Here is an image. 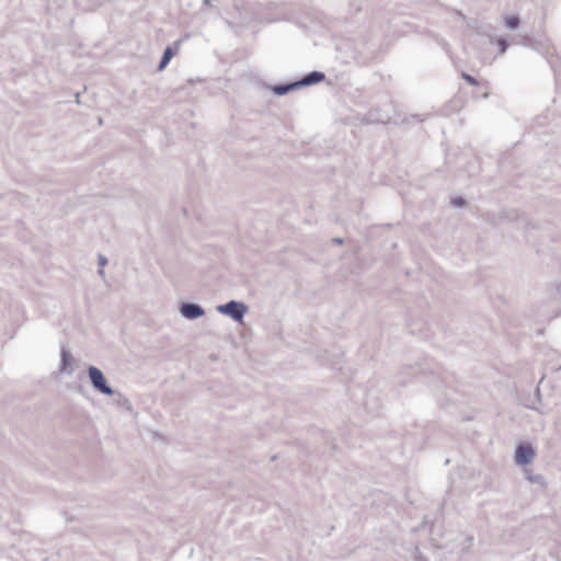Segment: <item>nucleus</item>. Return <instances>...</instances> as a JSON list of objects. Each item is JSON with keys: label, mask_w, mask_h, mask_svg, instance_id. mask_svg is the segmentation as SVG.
Wrapping results in <instances>:
<instances>
[{"label": "nucleus", "mask_w": 561, "mask_h": 561, "mask_svg": "<svg viewBox=\"0 0 561 561\" xmlns=\"http://www.w3.org/2000/svg\"><path fill=\"white\" fill-rule=\"evenodd\" d=\"M211 0H205V3L208 4Z\"/></svg>", "instance_id": "19"}, {"label": "nucleus", "mask_w": 561, "mask_h": 561, "mask_svg": "<svg viewBox=\"0 0 561 561\" xmlns=\"http://www.w3.org/2000/svg\"><path fill=\"white\" fill-rule=\"evenodd\" d=\"M180 313L187 320H196L205 316V310L201 305L183 302L180 306Z\"/></svg>", "instance_id": "4"}, {"label": "nucleus", "mask_w": 561, "mask_h": 561, "mask_svg": "<svg viewBox=\"0 0 561 561\" xmlns=\"http://www.w3.org/2000/svg\"><path fill=\"white\" fill-rule=\"evenodd\" d=\"M535 458V450L530 445L520 444L516 448L515 460L517 465H528Z\"/></svg>", "instance_id": "5"}, {"label": "nucleus", "mask_w": 561, "mask_h": 561, "mask_svg": "<svg viewBox=\"0 0 561 561\" xmlns=\"http://www.w3.org/2000/svg\"><path fill=\"white\" fill-rule=\"evenodd\" d=\"M466 542H467V549H469L473 542V537L472 536H468L466 538Z\"/></svg>", "instance_id": "15"}, {"label": "nucleus", "mask_w": 561, "mask_h": 561, "mask_svg": "<svg viewBox=\"0 0 561 561\" xmlns=\"http://www.w3.org/2000/svg\"><path fill=\"white\" fill-rule=\"evenodd\" d=\"M324 79H325V75L323 72L314 70V71H311V72L305 75L301 79L297 80L296 84L298 85V89H299L302 87H308V85L320 83Z\"/></svg>", "instance_id": "6"}, {"label": "nucleus", "mask_w": 561, "mask_h": 561, "mask_svg": "<svg viewBox=\"0 0 561 561\" xmlns=\"http://www.w3.org/2000/svg\"><path fill=\"white\" fill-rule=\"evenodd\" d=\"M172 56H173L172 49L170 47H167L164 49V53L160 60L158 69L163 70L167 67V65L170 62Z\"/></svg>", "instance_id": "8"}, {"label": "nucleus", "mask_w": 561, "mask_h": 561, "mask_svg": "<svg viewBox=\"0 0 561 561\" xmlns=\"http://www.w3.org/2000/svg\"><path fill=\"white\" fill-rule=\"evenodd\" d=\"M333 242L337 243V244H342L343 243V240L341 238H334L333 239Z\"/></svg>", "instance_id": "17"}, {"label": "nucleus", "mask_w": 561, "mask_h": 561, "mask_svg": "<svg viewBox=\"0 0 561 561\" xmlns=\"http://www.w3.org/2000/svg\"><path fill=\"white\" fill-rule=\"evenodd\" d=\"M298 89V85L295 82L286 83V84H275L272 87V91L275 95L283 96L287 94L289 91Z\"/></svg>", "instance_id": "7"}, {"label": "nucleus", "mask_w": 561, "mask_h": 561, "mask_svg": "<svg viewBox=\"0 0 561 561\" xmlns=\"http://www.w3.org/2000/svg\"><path fill=\"white\" fill-rule=\"evenodd\" d=\"M519 24V20L515 15H510L505 18V26L508 30H516Z\"/></svg>", "instance_id": "10"}, {"label": "nucleus", "mask_w": 561, "mask_h": 561, "mask_svg": "<svg viewBox=\"0 0 561 561\" xmlns=\"http://www.w3.org/2000/svg\"><path fill=\"white\" fill-rule=\"evenodd\" d=\"M526 479L531 483H537L540 485L545 484L543 477L540 474H534L530 470L525 469Z\"/></svg>", "instance_id": "9"}, {"label": "nucleus", "mask_w": 561, "mask_h": 561, "mask_svg": "<svg viewBox=\"0 0 561 561\" xmlns=\"http://www.w3.org/2000/svg\"><path fill=\"white\" fill-rule=\"evenodd\" d=\"M124 403H127V404H129V401H128V399H124Z\"/></svg>", "instance_id": "18"}, {"label": "nucleus", "mask_w": 561, "mask_h": 561, "mask_svg": "<svg viewBox=\"0 0 561 561\" xmlns=\"http://www.w3.org/2000/svg\"><path fill=\"white\" fill-rule=\"evenodd\" d=\"M453 204L456 205V206H463L465 205V201L461 197H457V198L453 199Z\"/></svg>", "instance_id": "14"}, {"label": "nucleus", "mask_w": 561, "mask_h": 561, "mask_svg": "<svg viewBox=\"0 0 561 561\" xmlns=\"http://www.w3.org/2000/svg\"><path fill=\"white\" fill-rule=\"evenodd\" d=\"M216 310L221 314L230 317L236 322L241 323L248 311V307L244 302L230 300L227 304L218 305Z\"/></svg>", "instance_id": "1"}, {"label": "nucleus", "mask_w": 561, "mask_h": 561, "mask_svg": "<svg viewBox=\"0 0 561 561\" xmlns=\"http://www.w3.org/2000/svg\"><path fill=\"white\" fill-rule=\"evenodd\" d=\"M99 275L104 279L105 278V272H104V267H100L99 271H98Z\"/></svg>", "instance_id": "16"}, {"label": "nucleus", "mask_w": 561, "mask_h": 561, "mask_svg": "<svg viewBox=\"0 0 561 561\" xmlns=\"http://www.w3.org/2000/svg\"><path fill=\"white\" fill-rule=\"evenodd\" d=\"M495 43L499 47L500 54H503L508 47L507 41L503 37L497 38Z\"/></svg>", "instance_id": "11"}, {"label": "nucleus", "mask_w": 561, "mask_h": 561, "mask_svg": "<svg viewBox=\"0 0 561 561\" xmlns=\"http://www.w3.org/2000/svg\"><path fill=\"white\" fill-rule=\"evenodd\" d=\"M107 262L108 261H107V257L105 255H103V254H99L98 255V264H99L100 267H105Z\"/></svg>", "instance_id": "13"}, {"label": "nucleus", "mask_w": 561, "mask_h": 561, "mask_svg": "<svg viewBox=\"0 0 561 561\" xmlns=\"http://www.w3.org/2000/svg\"><path fill=\"white\" fill-rule=\"evenodd\" d=\"M88 375L93 388L102 394L112 396L114 390L107 385L102 370L95 366L88 368Z\"/></svg>", "instance_id": "2"}, {"label": "nucleus", "mask_w": 561, "mask_h": 561, "mask_svg": "<svg viewBox=\"0 0 561 561\" xmlns=\"http://www.w3.org/2000/svg\"><path fill=\"white\" fill-rule=\"evenodd\" d=\"M461 77L473 87H477L479 84L478 80L467 72H461Z\"/></svg>", "instance_id": "12"}, {"label": "nucleus", "mask_w": 561, "mask_h": 561, "mask_svg": "<svg viewBox=\"0 0 561 561\" xmlns=\"http://www.w3.org/2000/svg\"><path fill=\"white\" fill-rule=\"evenodd\" d=\"M60 375L70 376L75 373L77 360L72 356L71 352L66 347L60 348Z\"/></svg>", "instance_id": "3"}]
</instances>
